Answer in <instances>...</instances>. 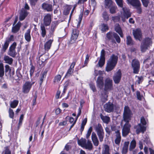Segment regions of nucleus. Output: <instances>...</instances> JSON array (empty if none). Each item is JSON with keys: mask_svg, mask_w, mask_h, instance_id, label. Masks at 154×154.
Returning <instances> with one entry per match:
<instances>
[{"mask_svg": "<svg viewBox=\"0 0 154 154\" xmlns=\"http://www.w3.org/2000/svg\"><path fill=\"white\" fill-rule=\"evenodd\" d=\"M17 78H16V80H20L22 78V75L19 72H17L16 73Z\"/></svg>", "mask_w": 154, "mask_h": 154, "instance_id": "52", "label": "nucleus"}, {"mask_svg": "<svg viewBox=\"0 0 154 154\" xmlns=\"http://www.w3.org/2000/svg\"><path fill=\"white\" fill-rule=\"evenodd\" d=\"M96 83L97 87L100 89H102L104 85L103 77L102 76L98 77L97 79Z\"/></svg>", "mask_w": 154, "mask_h": 154, "instance_id": "19", "label": "nucleus"}, {"mask_svg": "<svg viewBox=\"0 0 154 154\" xmlns=\"http://www.w3.org/2000/svg\"><path fill=\"white\" fill-rule=\"evenodd\" d=\"M9 116L10 118L13 119L14 115V113L13 111V110L10 109L9 110Z\"/></svg>", "mask_w": 154, "mask_h": 154, "instance_id": "49", "label": "nucleus"}, {"mask_svg": "<svg viewBox=\"0 0 154 154\" xmlns=\"http://www.w3.org/2000/svg\"><path fill=\"white\" fill-rule=\"evenodd\" d=\"M105 51L103 49L101 50L100 53V59L99 61L98 65L100 67L102 66L105 63Z\"/></svg>", "mask_w": 154, "mask_h": 154, "instance_id": "15", "label": "nucleus"}, {"mask_svg": "<svg viewBox=\"0 0 154 154\" xmlns=\"http://www.w3.org/2000/svg\"><path fill=\"white\" fill-rule=\"evenodd\" d=\"M9 43L8 42V41H6L4 45H2V50L4 51H5L8 48L9 45Z\"/></svg>", "mask_w": 154, "mask_h": 154, "instance_id": "41", "label": "nucleus"}, {"mask_svg": "<svg viewBox=\"0 0 154 154\" xmlns=\"http://www.w3.org/2000/svg\"><path fill=\"white\" fill-rule=\"evenodd\" d=\"M34 70L35 68L34 66L32 65L31 66L30 70V75L31 76H32V75L33 72L34 71Z\"/></svg>", "mask_w": 154, "mask_h": 154, "instance_id": "56", "label": "nucleus"}, {"mask_svg": "<svg viewBox=\"0 0 154 154\" xmlns=\"http://www.w3.org/2000/svg\"><path fill=\"white\" fill-rule=\"evenodd\" d=\"M118 60L117 56L112 54L109 59L106 67V70L109 72L112 70L116 65Z\"/></svg>", "mask_w": 154, "mask_h": 154, "instance_id": "4", "label": "nucleus"}, {"mask_svg": "<svg viewBox=\"0 0 154 154\" xmlns=\"http://www.w3.org/2000/svg\"><path fill=\"white\" fill-rule=\"evenodd\" d=\"M34 83V82H26L22 86V90L23 92L25 94L28 93L29 92L32 85Z\"/></svg>", "mask_w": 154, "mask_h": 154, "instance_id": "7", "label": "nucleus"}, {"mask_svg": "<svg viewBox=\"0 0 154 154\" xmlns=\"http://www.w3.org/2000/svg\"><path fill=\"white\" fill-rule=\"evenodd\" d=\"M104 91L105 92L101 94V100L104 102L107 100L108 93L107 91H110L113 89L112 81L110 78H107L105 81Z\"/></svg>", "mask_w": 154, "mask_h": 154, "instance_id": "2", "label": "nucleus"}, {"mask_svg": "<svg viewBox=\"0 0 154 154\" xmlns=\"http://www.w3.org/2000/svg\"><path fill=\"white\" fill-rule=\"evenodd\" d=\"M115 31L119 33L121 37H123V34H122L121 29L118 24H116L115 25Z\"/></svg>", "mask_w": 154, "mask_h": 154, "instance_id": "24", "label": "nucleus"}, {"mask_svg": "<svg viewBox=\"0 0 154 154\" xmlns=\"http://www.w3.org/2000/svg\"><path fill=\"white\" fill-rule=\"evenodd\" d=\"M132 115V113L129 107L127 106L125 107L123 113V119L126 122L124 124L122 129V134L123 136H126L130 131L131 125L129 122L131 120Z\"/></svg>", "mask_w": 154, "mask_h": 154, "instance_id": "1", "label": "nucleus"}, {"mask_svg": "<svg viewBox=\"0 0 154 154\" xmlns=\"http://www.w3.org/2000/svg\"><path fill=\"white\" fill-rule=\"evenodd\" d=\"M79 34V31L78 30L76 29H74L73 30L71 36L69 41L70 43L73 44L75 42Z\"/></svg>", "mask_w": 154, "mask_h": 154, "instance_id": "12", "label": "nucleus"}, {"mask_svg": "<svg viewBox=\"0 0 154 154\" xmlns=\"http://www.w3.org/2000/svg\"><path fill=\"white\" fill-rule=\"evenodd\" d=\"M45 55H43L39 58V61H41L42 63L44 62L47 59V57H46Z\"/></svg>", "mask_w": 154, "mask_h": 154, "instance_id": "51", "label": "nucleus"}, {"mask_svg": "<svg viewBox=\"0 0 154 154\" xmlns=\"http://www.w3.org/2000/svg\"><path fill=\"white\" fill-rule=\"evenodd\" d=\"M127 43L128 45H131L134 44V42L131 37L128 36L127 38Z\"/></svg>", "mask_w": 154, "mask_h": 154, "instance_id": "38", "label": "nucleus"}, {"mask_svg": "<svg viewBox=\"0 0 154 154\" xmlns=\"http://www.w3.org/2000/svg\"><path fill=\"white\" fill-rule=\"evenodd\" d=\"M23 115H22L20 116V118L19 123V125H21L22 122V121L23 119Z\"/></svg>", "mask_w": 154, "mask_h": 154, "instance_id": "60", "label": "nucleus"}, {"mask_svg": "<svg viewBox=\"0 0 154 154\" xmlns=\"http://www.w3.org/2000/svg\"><path fill=\"white\" fill-rule=\"evenodd\" d=\"M89 56L88 54H87L86 56L85 60L84 62V65L82 67H84L88 63V60H89Z\"/></svg>", "mask_w": 154, "mask_h": 154, "instance_id": "54", "label": "nucleus"}, {"mask_svg": "<svg viewBox=\"0 0 154 154\" xmlns=\"http://www.w3.org/2000/svg\"><path fill=\"white\" fill-rule=\"evenodd\" d=\"M82 14H81L79 16V17L78 19V20H77V25L76 26H75V27H77V28L79 27L80 25V23L81 22L82 19Z\"/></svg>", "mask_w": 154, "mask_h": 154, "instance_id": "43", "label": "nucleus"}, {"mask_svg": "<svg viewBox=\"0 0 154 154\" xmlns=\"http://www.w3.org/2000/svg\"><path fill=\"white\" fill-rule=\"evenodd\" d=\"M95 72V76H97L98 75V73L99 74H101L103 73V72L101 71H97L95 70L94 71Z\"/></svg>", "mask_w": 154, "mask_h": 154, "instance_id": "61", "label": "nucleus"}, {"mask_svg": "<svg viewBox=\"0 0 154 154\" xmlns=\"http://www.w3.org/2000/svg\"><path fill=\"white\" fill-rule=\"evenodd\" d=\"M117 7L116 5H112L110 8V12L112 14H114L116 12Z\"/></svg>", "mask_w": 154, "mask_h": 154, "instance_id": "37", "label": "nucleus"}, {"mask_svg": "<svg viewBox=\"0 0 154 154\" xmlns=\"http://www.w3.org/2000/svg\"><path fill=\"white\" fill-rule=\"evenodd\" d=\"M90 86L91 89L93 92L96 91V88L94 84L93 83H91L90 85Z\"/></svg>", "mask_w": 154, "mask_h": 154, "instance_id": "55", "label": "nucleus"}, {"mask_svg": "<svg viewBox=\"0 0 154 154\" xmlns=\"http://www.w3.org/2000/svg\"><path fill=\"white\" fill-rule=\"evenodd\" d=\"M113 37L115 38L116 41L118 43H119L120 42V39L119 36L116 33H113Z\"/></svg>", "mask_w": 154, "mask_h": 154, "instance_id": "46", "label": "nucleus"}, {"mask_svg": "<svg viewBox=\"0 0 154 154\" xmlns=\"http://www.w3.org/2000/svg\"><path fill=\"white\" fill-rule=\"evenodd\" d=\"M71 8L70 7H69L68 8L67 10L65 9L64 11V13L65 14L67 15L69 14V11L70 10Z\"/></svg>", "mask_w": 154, "mask_h": 154, "instance_id": "63", "label": "nucleus"}, {"mask_svg": "<svg viewBox=\"0 0 154 154\" xmlns=\"http://www.w3.org/2000/svg\"><path fill=\"white\" fill-rule=\"evenodd\" d=\"M152 43V42L151 38H146L141 44V51L142 52H145L150 45H151Z\"/></svg>", "mask_w": 154, "mask_h": 154, "instance_id": "8", "label": "nucleus"}, {"mask_svg": "<svg viewBox=\"0 0 154 154\" xmlns=\"http://www.w3.org/2000/svg\"><path fill=\"white\" fill-rule=\"evenodd\" d=\"M8 72L11 77H13L14 74V69L11 68L10 70L8 71Z\"/></svg>", "mask_w": 154, "mask_h": 154, "instance_id": "50", "label": "nucleus"}, {"mask_svg": "<svg viewBox=\"0 0 154 154\" xmlns=\"http://www.w3.org/2000/svg\"><path fill=\"white\" fill-rule=\"evenodd\" d=\"M14 40V36L13 35H11L9 37L7 38L6 41H8V42L9 43V42L13 41Z\"/></svg>", "mask_w": 154, "mask_h": 154, "instance_id": "58", "label": "nucleus"}, {"mask_svg": "<svg viewBox=\"0 0 154 154\" xmlns=\"http://www.w3.org/2000/svg\"><path fill=\"white\" fill-rule=\"evenodd\" d=\"M61 77V75H56L54 78V82L55 83H58L60 80Z\"/></svg>", "mask_w": 154, "mask_h": 154, "instance_id": "45", "label": "nucleus"}, {"mask_svg": "<svg viewBox=\"0 0 154 154\" xmlns=\"http://www.w3.org/2000/svg\"><path fill=\"white\" fill-rule=\"evenodd\" d=\"M37 0H30V3L32 5H35Z\"/></svg>", "mask_w": 154, "mask_h": 154, "instance_id": "64", "label": "nucleus"}, {"mask_svg": "<svg viewBox=\"0 0 154 154\" xmlns=\"http://www.w3.org/2000/svg\"><path fill=\"white\" fill-rule=\"evenodd\" d=\"M141 124H139L138 125L135 127L136 129V133L139 134L140 132L143 133L146 130V127L145 126L146 125V122L145 118L143 117H142L140 119Z\"/></svg>", "mask_w": 154, "mask_h": 154, "instance_id": "6", "label": "nucleus"}, {"mask_svg": "<svg viewBox=\"0 0 154 154\" xmlns=\"http://www.w3.org/2000/svg\"><path fill=\"white\" fill-rule=\"evenodd\" d=\"M104 108L105 111L108 112H110L113 110V105L110 102H108L104 105Z\"/></svg>", "mask_w": 154, "mask_h": 154, "instance_id": "17", "label": "nucleus"}, {"mask_svg": "<svg viewBox=\"0 0 154 154\" xmlns=\"http://www.w3.org/2000/svg\"><path fill=\"white\" fill-rule=\"evenodd\" d=\"M53 41V39H50L45 43L44 47L46 51H48L50 49Z\"/></svg>", "mask_w": 154, "mask_h": 154, "instance_id": "22", "label": "nucleus"}, {"mask_svg": "<svg viewBox=\"0 0 154 154\" xmlns=\"http://www.w3.org/2000/svg\"><path fill=\"white\" fill-rule=\"evenodd\" d=\"M137 78L136 82L138 84H140L142 82L143 80V77L142 76H136Z\"/></svg>", "mask_w": 154, "mask_h": 154, "instance_id": "47", "label": "nucleus"}, {"mask_svg": "<svg viewBox=\"0 0 154 154\" xmlns=\"http://www.w3.org/2000/svg\"><path fill=\"white\" fill-rule=\"evenodd\" d=\"M143 6L147 7L149 3V0H141Z\"/></svg>", "mask_w": 154, "mask_h": 154, "instance_id": "53", "label": "nucleus"}, {"mask_svg": "<svg viewBox=\"0 0 154 154\" xmlns=\"http://www.w3.org/2000/svg\"><path fill=\"white\" fill-rule=\"evenodd\" d=\"M16 45V43L15 42H14L10 47L8 51V54L13 57H15L17 54L15 50Z\"/></svg>", "mask_w": 154, "mask_h": 154, "instance_id": "11", "label": "nucleus"}, {"mask_svg": "<svg viewBox=\"0 0 154 154\" xmlns=\"http://www.w3.org/2000/svg\"><path fill=\"white\" fill-rule=\"evenodd\" d=\"M91 140L92 141L95 146H97L99 144V141L97 139V137L95 132H93L91 134Z\"/></svg>", "mask_w": 154, "mask_h": 154, "instance_id": "18", "label": "nucleus"}, {"mask_svg": "<svg viewBox=\"0 0 154 154\" xmlns=\"http://www.w3.org/2000/svg\"><path fill=\"white\" fill-rule=\"evenodd\" d=\"M102 17L104 20L107 21L109 20V16L106 12H103L102 14Z\"/></svg>", "mask_w": 154, "mask_h": 154, "instance_id": "40", "label": "nucleus"}, {"mask_svg": "<svg viewBox=\"0 0 154 154\" xmlns=\"http://www.w3.org/2000/svg\"><path fill=\"white\" fill-rule=\"evenodd\" d=\"M136 142L134 140H133L130 143L129 149L131 150L135 148L136 146Z\"/></svg>", "mask_w": 154, "mask_h": 154, "instance_id": "39", "label": "nucleus"}, {"mask_svg": "<svg viewBox=\"0 0 154 154\" xmlns=\"http://www.w3.org/2000/svg\"><path fill=\"white\" fill-rule=\"evenodd\" d=\"M128 3L137 8V12L140 14L141 12V9L140 7L141 4L139 0H127Z\"/></svg>", "mask_w": 154, "mask_h": 154, "instance_id": "10", "label": "nucleus"}, {"mask_svg": "<svg viewBox=\"0 0 154 154\" xmlns=\"http://www.w3.org/2000/svg\"><path fill=\"white\" fill-rule=\"evenodd\" d=\"M102 154H110L109 147L108 145H106L104 146V149L103 150Z\"/></svg>", "mask_w": 154, "mask_h": 154, "instance_id": "34", "label": "nucleus"}, {"mask_svg": "<svg viewBox=\"0 0 154 154\" xmlns=\"http://www.w3.org/2000/svg\"><path fill=\"white\" fill-rule=\"evenodd\" d=\"M105 5L106 8H109L112 5V2L111 0H105Z\"/></svg>", "mask_w": 154, "mask_h": 154, "instance_id": "31", "label": "nucleus"}, {"mask_svg": "<svg viewBox=\"0 0 154 154\" xmlns=\"http://www.w3.org/2000/svg\"><path fill=\"white\" fill-rule=\"evenodd\" d=\"M95 130L100 142H102L104 136L103 130L101 125L98 124L95 128Z\"/></svg>", "mask_w": 154, "mask_h": 154, "instance_id": "9", "label": "nucleus"}, {"mask_svg": "<svg viewBox=\"0 0 154 154\" xmlns=\"http://www.w3.org/2000/svg\"><path fill=\"white\" fill-rule=\"evenodd\" d=\"M5 63H8L9 65L12 64L13 59L7 55H5L3 57Z\"/></svg>", "mask_w": 154, "mask_h": 154, "instance_id": "23", "label": "nucleus"}, {"mask_svg": "<svg viewBox=\"0 0 154 154\" xmlns=\"http://www.w3.org/2000/svg\"><path fill=\"white\" fill-rule=\"evenodd\" d=\"M133 33L134 37L136 39L140 40L141 38L142 33L140 29H137L133 30Z\"/></svg>", "mask_w": 154, "mask_h": 154, "instance_id": "16", "label": "nucleus"}, {"mask_svg": "<svg viewBox=\"0 0 154 154\" xmlns=\"http://www.w3.org/2000/svg\"><path fill=\"white\" fill-rule=\"evenodd\" d=\"M30 30L28 29L25 34V38L26 41L29 42L31 39V36L30 35Z\"/></svg>", "mask_w": 154, "mask_h": 154, "instance_id": "30", "label": "nucleus"}, {"mask_svg": "<svg viewBox=\"0 0 154 154\" xmlns=\"http://www.w3.org/2000/svg\"><path fill=\"white\" fill-rule=\"evenodd\" d=\"M42 8L48 11H52V6L51 5L44 3L42 5Z\"/></svg>", "mask_w": 154, "mask_h": 154, "instance_id": "25", "label": "nucleus"}, {"mask_svg": "<svg viewBox=\"0 0 154 154\" xmlns=\"http://www.w3.org/2000/svg\"><path fill=\"white\" fill-rule=\"evenodd\" d=\"M132 66L133 68L134 72V73L137 74L139 71L140 64L138 60H134L132 61Z\"/></svg>", "mask_w": 154, "mask_h": 154, "instance_id": "13", "label": "nucleus"}, {"mask_svg": "<svg viewBox=\"0 0 154 154\" xmlns=\"http://www.w3.org/2000/svg\"><path fill=\"white\" fill-rule=\"evenodd\" d=\"M44 23L46 26H48L51 22V15L49 14H48L46 15L44 18Z\"/></svg>", "mask_w": 154, "mask_h": 154, "instance_id": "20", "label": "nucleus"}, {"mask_svg": "<svg viewBox=\"0 0 154 154\" xmlns=\"http://www.w3.org/2000/svg\"><path fill=\"white\" fill-rule=\"evenodd\" d=\"M4 74V68L3 64L0 63V77H3Z\"/></svg>", "mask_w": 154, "mask_h": 154, "instance_id": "33", "label": "nucleus"}, {"mask_svg": "<svg viewBox=\"0 0 154 154\" xmlns=\"http://www.w3.org/2000/svg\"><path fill=\"white\" fill-rule=\"evenodd\" d=\"M41 35L43 37H44L46 34V31L45 27L43 25L41 26Z\"/></svg>", "mask_w": 154, "mask_h": 154, "instance_id": "35", "label": "nucleus"}, {"mask_svg": "<svg viewBox=\"0 0 154 154\" xmlns=\"http://www.w3.org/2000/svg\"><path fill=\"white\" fill-rule=\"evenodd\" d=\"M66 119H69V122L70 123H72L74 120V119L72 117H69V116H67Z\"/></svg>", "mask_w": 154, "mask_h": 154, "instance_id": "62", "label": "nucleus"}, {"mask_svg": "<svg viewBox=\"0 0 154 154\" xmlns=\"http://www.w3.org/2000/svg\"><path fill=\"white\" fill-rule=\"evenodd\" d=\"M123 11L122 12H121V13H123ZM121 15L119 16H117L115 17H112V20L115 22H116L117 21H119L120 19V17H121ZM122 19V18H121Z\"/></svg>", "mask_w": 154, "mask_h": 154, "instance_id": "44", "label": "nucleus"}, {"mask_svg": "<svg viewBox=\"0 0 154 154\" xmlns=\"http://www.w3.org/2000/svg\"><path fill=\"white\" fill-rule=\"evenodd\" d=\"M100 29L102 32H106L109 29V27L107 24L102 23L100 26Z\"/></svg>", "mask_w": 154, "mask_h": 154, "instance_id": "28", "label": "nucleus"}, {"mask_svg": "<svg viewBox=\"0 0 154 154\" xmlns=\"http://www.w3.org/2000/svg\"><path fill=\"white\" fill-rule=\"evenodd\" d=\"M5 71L6 73H8V71L11 68L10 66L8 65H6L5 66Z\"/></svg>", "mask_w": 154, "mask_h": 154, "instance_id": "57", "label": "nucleus"}, {"mask_svg": "<svg viewBox=\"0 0 154 154\" xmlns=\"http://www.w3.org/2000/svg\"><path fill=\"white\" fill-rule=\"evenodd\" d=\"M75 65V63L72 62L70 66L69 69L68 70L65 75V77H68L70 76L73 73L74 71V67Z\"/></svg>", "mask_w": 154, "mask_h": 154, "instance_id": "21", "label": "nucleus"}, {"mask_svg": "<svg viewBox=\"0 0 154 154\" xmlns=\"http://www.w3.org/2000/svg\"><path fill=\"white\" fill-rule=\"evenodd\" d=\"M116 3L119 7L122 8L123 13H121V17L122 20L124 22L126 19H128L131 16V13L128 8L123 7V0H115Z\"/></svg>", "mask_w": 154, "mask_h": 154, "instance_id": "3", "label": "nucleus"}, {"mask_svg": "<svg viewBox=\"0 0 154 154\" xmlns=\"http://www.w3.org/2000/svg\"><path fill=\"white\" fill-rule=\"evenodd\" d=\"M122 77V73L121 70L119 69L114 74L113 79L115 83H119Z\"/></svg>", "mask_w": 154, "mask_h": 154, "instance_id": "14", "label": "nucleus"}, {"mask_svg": "<svg viewBox=\"0 0 154 154\" xmlns=\"http://www.w3.org/2000/svg\"><path fill=\"white\" fill-rule=\"evenodd\" d=\"M116 138L115 140V142L116 144H119L120 143L121 137L120 133L118 130L116 131Z\"/></svg>", "mask_w": 154, "mask_h": 154, "instance_id": "29", "label": "nucleus"}, {"mask_svg": "<svg viewBox=\"0 0 154 154\" xmlns=\"http://www.w3.org/2000/svg\"><path fill=\"white\" fill-rule=\"evenodd\" d=\"M101 118L103 120V121L106 123H108L110 120L109 118V117L107 116H101Z\"/></svg>", "mask_w": 154, "mask_h": 154, "instance_id": "42", "label": "nucleus"}, {"mask_svg": "<svg viewBox=\"0 0 154 154\" xmlns=\"http://www.w3.org/2000/svg\"><path fill=\"white\" fill-rule=\"evenodd\" d=\"M18 103L19 101L18 100H13L10 103L11 107L13 108H15L17 106Z\"/></svg>", "mask_w": 154, "mask_h": 154, "instance_id": "36", "label": "nucleus"}, {"mask_svg": "<svg viewBox=\"0 0 154 154\" xmlns=\"http://www.w3.org/2000/svg\"><path fill=\"white\" fill-rule=\"evenodd\" d=\"M136 94L138 99L140 100L141 99L142 97L140 95V92L138 91H137V92Z\"/></svg>", "mask_w": 154, "mask_h": 154, "instance_id": "59", "label": "nucleus"}, {"mask_svg": "<svg viewBox=\"0 0 154 154\" xmlns=\"http://www.w3.org/2000/svg\"><path fill=\"white\" fill-rule=\"evenodd\" d=\"M28 13L25 10H23L21 12L20 14V15L19 18L20 20H23L25 17L28 15Z\"/></svg>", "mask_w": 154, "mask_h": 154, "instance_id": "27", "label": "nucleus"}, {"mask_svg": "<svg viewBox=\"0 0 154 154\" xmlns=\"http://www.w3.org/2000/svg\"><path fill=\"white\" fill-rule=\"evenodd\" d=\"M79 145L83 148L89 150L92 149L93 148V145L91 141L86 140L85 139L82 138L78 141Z\"/></svg>", "mask_w": 154, "mask_h": 154, "instance_id": "5", "label": "nucleus"}, {"mask_svg": "<svg viewBox=\"0 0 154 154\" xmlns=\"http://www.w3.org/2000/svg\"><path fill=\"white\" fill-rule=\"evenodd\" d=\"M129 144V142H125L124 143L122 150V154H126L127 153Z\"/></svg>", "mask_w": 154, "mask_h": 154, "instance_id": "26", "label": "nucleus"}, {"mask_svg": "<svg viewBox=\"0 0 154 154\" xmlns=\"http://www.w3.org/2000/svg\"><path fill=\"white\" fill-rule=\"evenodd\" d=\"M20 24L18 23L12 28V31L14 33L17 32L19 29L20 26Z\"/></svg>", "mask_w": 154, "mask_h": 154, "instance_id": "32", "label": "nucleus"}, {"mask_svg": "<svg viewBox=\"0 0 154 154\" xmlns=\"http://www.w3.org/2000/svg\"><path fill=\"white\" fill-rule=\"evenodd\" d=\"M114 32H109L107 33L106 35V37L107 38L110 40L112 39L113 36V33Z\"/></svg>", "mask_w": 154, "mask_h": 154, "instance_id": "48", "label": "nucleus"}]
</instances>
